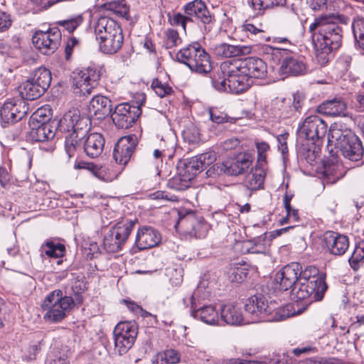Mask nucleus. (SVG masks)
<instances>
[{"instance_id":"obj_9","label":"nucleus","mask_w":364,"mask_h":364,"mask_svg":"<svg viewBox=\"0 0 364 364\" xmlns=\"http://www.w3.org/2000/svg\"><path fill=\"white\" fill-rule=\"evenodd\" d=\"M326 289L327 285L322 281L320 286L318 287L312 282H308L299 279L291 290L290 298L296 302L304 301L305 304L304 310L313 301L321 300Z\"/></svg>"},{"instance_id":"obj_59","label":"nucleus","mask_w":364,"mask_h":364,"mask_svg":"<svg viewBox=\"0 0 364 364\" xmlns=\"http://www.w3.org/2000/svg\"><path fill=\"white\" fill-rule=\"evenodd\" d=\"M305 364H341L339 360L334 358H309L305 361Z\"/></svg>"},{"instance_id":"obj_63","label":"nucleus","mask_w":364,"mask_h":364,"mask_svg":"<svg viewBox=\"0 0 364 364\" xmlns=\"http://www.w3.org/2000/svg\"><path fill=\"white\" fill-rule=\"evenodd\" d=\"M305 97L302 93L296 92L293 95L292 107L295 111L298 112L304 105Z\"/></svg>"},{"instance_id":"obj_7","label":"nucleus","mask_w":364,"mask_h":364,"mask_svg":"<svg viewBox=\"0 0 364 364\" xmlns=\"http://www.w3.org/2000/svg\"><path fill=\"white\" fill-rule=\"evenodd\" d=\"M176 58L198 73H208L212 70L210 56L198 43L181 48L177 53Z\"/></svg>"},{"instance_id":"obj_26","label":"nucleus","mask_w":364,"mask_h":364,"mask_svg":"<svg viewBox=\"0 0 364 364\" xmlns=\"http://www.w3.org/2000/svg\"><path fill=\"white\" fill-rule=\"evenodd\" d=\"M161 240V235L156 230L144 226L139 229L135 243L139 250H146L156 246Z\"/></svg>"},{"instance_id":"obj_24","label":"nucleus","mask_w":364,"mask_h":364,"mask_svg":"<svg viewBox=\"0 0 364 364\" xmlns=\"http://www.w3.org/2000/svg\"><path fill=\"white\" fill-rule=\"evenodd\" d=\"M321 144L297 139L296 153L298 157L310 165H313L319 156Z\"/></svg>"},{"instance_id":"obj_16","label":"nucleus","mask_w":364,"mask_h":364,"mask_svg":"<svg viewBox=\"0 0 364 364\" xmlns=\"http://www.w3.org/2000/svg\"><path fill=\"white\" fill-rule=\"evenodd\" d=\"M90 119L81 115L79 109L73 108L65 113L58 122L59 129L63 132L86 134L89 129Z\"/></svg>"},{"instance_id":"obj_11","label":"nucleus","mask_w":364,"mask_h":364,"mask_svg":"<svg viewBox=\"0 0 364 364\" xmlns=\"http://www.w3.org/2000/svg\"><path fill=\"white\" fill-rule=\"evenodd\" d=\"M327 128V124L318 116H308L299 124L298 139L322 143L321 141L326 134Z\"/></svg>"},{"instance_id":"obj_29","label":"nucleus","mask_w":364,"mask_h":364,"mask_svg":"<svg viewBox=\"0 0 364 364\" xmlns=\"http://www.w3.org/2000/svg\"><path fill=\"white\" fill-rule=\"evenodd\" d=\"M306 70V65L304 60L299 57H287L280 65L279 73L282 75H304Z\"/></svg>"},{"instance_id":"obj_60","label":"nucleus","mask_w":364,"mask_h":364,"mask_svg":"<svg viewBox=\"0 0 364 364\" xmlns=\"http://www.w3.org/2000/svg\"><path fill=\"white\" fill-rule=\"evenodd\" d=\"M280 359L278 356L272 358H265L264 360H243L240 364H279Z\"/></svg>"},{"instance_id":"obj_40","label":"nucleus","mask_w":364,"mask_h":364,"mask_svg":"<svg viewBox=\"0 0 364 364\" xmlns=\"http://www.w3.org/2000/svg\"><path fill=\"white\" fill-rule=\"evenodd\" d=\"M114 340V350L119 355L125 354L134 345L135 340L130 336H123L122 334H113Z\"/></svg>"},{"instance_id":"obj_54","label":"nucleus","mask_w":364,"mask_h":364,"mask_svg":"<svg viewBox=\"0 0 364 364\" xmlns=\"http://www.w3.org/2000/svg\"><path fill=\"white\" fill-rule=\"evenodd\" d=\"M50 120V111L45 107L38 108L30 117L28 122L51 123Z\"/></svg>"},{"instance_id":"obj_52","label":"nucleus","mask_w":364,"mask_h":364,"mask_svg":"<svg viewBox=\"0 0 364 364\" xmlns=\"http://www.w3.org/2000/svg\"><path fill=\"white\" fill-rule=\"evenodd\" d=\"M364 259V242H360L358 247H356L349 258V264L350 267L356 270L360 266V263Z\"/></svg>"},{"instance_id":"obj_6","label":"nucleus","mask_w":364,"mask_h":364,"mask_svg":"<svg viewBox=\"0 0 364 364\" xmlns=\"http://www.w3.org/2000/svg\"><path fill=\"white\" fill-rule=\"evenodd\" d=\"M74 305V299L71 296H63L60 289L50 292L42 303V309L45 311L43 318L46 321L56 323L63 320Z\"/></svg>"},{"instance_id":"obj_18","label":"nucleus","mask_w":364,"mask_h":364,"mask_svg":"<svg viewBox=\"0 0 364 364\" xmlns=\"http://www.w3.org/2000/svg\"><path fill=\"white\" fill-rule=\"evenodd\" d=\"M239 65L242 73H245L249 79L258 78L264 79L267 74V67L266 63L260 58H246L235 59Z\"/></svg>"},{"instance_id":"obj_58","label":"nucleus","mask_w":364,"mask_h":364,"mask_svg":"<svg viewBox=\"0 0 364 364\" xmlns=\"http://www.w3.org/2000/svg\"><path fill=\"white\" fill-rule=\"evenodd\" d=\"M151 198L154 200H161L164 201H176L178 198L174 195H170L168 193L162 191H156L150 195Z\"/></svg>"},{"instance_id":"obj_45","label":"nucleus","mask_w":364,"mask_h":364,"mask_svg":"<svg viewBox=\"0 0 364 364\" xmlns=\"http://www.w3.org/2000/svg\"><path fill=\"white\" fill-rule=\"evenodd\" d=\"M190 182L177 171V174L168 181L167 186L173 190L182 191L190 187Z\"/></svg>"},{"instance_id":"obj_34","label":"nucleus","mask_w":364,"mask_h":364,"mask_svg":"<svg viewBox=\"0 0 364 364\" xmlns=\"http://www.w3.org/2000/svg\"><path fill=\"white\" fill-rule=\"evenodd\" d=\"M21 100H34L44 94L43 88H40L31 78L22 82L18 87Z\"/></svg>"},{"instance_id":"obj_3","label":"nucleus","mask_w":364,"mask_h":364,"mask_svg":"<svg viewBox=\"0 0 364 364\" xmlns=\"http://www.w3.org/2000/svg\"><path fill=\"white\" fill-rule=\"evenodd\" d=\"M328 141L338 149L346 159L352 161L362 159L364 150L361 141L351 129L335 124L330 127Z\"/></svg>"},{"instance_id":"obj_20","label":"nucleus","mask_w":364,"mask_h":364,"mask_svg":"<svg viewBox=\"0 0 364 364\" xmlns=\"http://www.w3.org/2000/svg\"><path fill=\"white\" fill-rule=\"evenodd\" d=\"M195 296L196 292L191 298V316L206 324L212 326L218 325L220 316L215 307L213 305H203L202 306H199L195 301Z\"/></svg>"},{"instance_id":"obj_30","label":"nucleus","mask_w":364,"mask_h":364,"mask_svg":"<svg viewBox=\"0 0 364 364\" xmlns=\"http://www.w3.org/2000/svg\"><path fill=\"white\" fill-rule=\"evenodd\" d=\"M220 320L232 326L247 324L241 310L231 304H225L220 309Z\"/></svg>"},{"instance_id":"obj_14","label":"nucleus","mask_w":364,"mask_h":364,"mask_svg":"<svg viewBox=\"0 0 364 364\" xmlns=\"http://www.w3.org/2000/svg\"><path fill=\"white\" fill-rule=\"evenodd\" d=\"M28 111V104L23 100L5 102L0 107V118L3 127L14 124L23 119Z\"/></svg>"},{"instance_id":"obj_32","label":"nucleus","mask_w":364,"mask_h":364,"mask_svg":"<svg viewBox=\"0 0 364 364\" xmlns=\"http://www.w3.org/2000/svg\"><path fill=\"white\" fill-rule=\"evenodd\" d=\"M266 172L264 167L256 165L254 168L245 176L243 185L250 191L263 188Z\"/></svg>"},{"instance_id":"obj_22","label":"nucleus","mask_w":364,"mask_h":364,"mask_svg":"<svg viewBox=\"0 0 364 364\" xmlns=\"http://www.w3.org/2000/svg\"><path fill=\"white\" fill-rule=\"evenodd\" d=\"M323 241L328 252L334 255H343L349 247L348 237L336 232H326Z\"/></svg>"},{"instance_id":"obj_2","label":"nucleus","mask_w":364,"mask_h":364,"mask_svg":"<svg viewBox=\"0 0 364 364\" xmlns=\"http://www.w3.org/2000/svg\"><path fill=\"white\" fill-rule=\"evenodd\" d=\"M235 59L223 62L218 77L212 80L213 86L219 91L239 94L246 91L252 83L245 73H242Z\"/></svg>"},{"instance_id":"obj_19","label":"nucleus","mask_w":364,"mask_h":364,"mask_svg":"<svg viewBox=\"0 0 364 364\" xmlns=\"http://www.w3.org/2000/svg\"><path fill=\"white\" fill-rule=\"evenodd\" d=\"M137 144L134 135L122 137L116 144L113 151V158L116 163L125 165L130 160Z\"/></svg>"},{"instance_id":"obj_48","label":"nucleus","mask_w":364,"mask_h":364,"mask_svg":"<svg viewBox=\"0 0 364 364\" xmlns=\"http://www.w3.org/2000/svg\"><path fill=\"white\" fill-rule=\"evenodd\" d=\"M83 22V16L81 14H78L72 16L68 19L61 20L57 21V24L59 26L63 27L65 30L69 33L73 32Z\"/></svg>"},{"instance_id":"obj_55","label":"nucleus","mask_w":364,"mask_h":364,"mask_svg":"<svg viewBox=\"0 0 364 364\" xmlns=\"http://www.w3.org/2000/svg\"><path fill=\"white\" fill-rule=\"evenodd\" d=\"M210 119L216 124H222L225 122H233V119L229 117L227 114L220 112L217 109H210L208 111Z\"/></svg>"},{"instance_id":"obj_15","label":"nucleus","mask_w":364,"mask_h":364,"mask_svg":"<svg viewBox=\"0 0 364 364\" xmlns=\"http://www.w3.org/2000/svg\"><path fill=\"white\" fill-rule=\"evenodd\" d=\"M141 114L139 106L131 105L129 103H122L117 105L111 117L113 123L119 129H128L132 126Z\"/></svg>"},{"instance_id":"obj_37","label":"nucleus","mask_w":364,"mask_h":364,"mask_svg":"<svg viewBox=\"0 0 364 364\" xmlns=\"http://www.w3.org/2000/svg\"><path fill=\"white\" fill-rule=\"evenodd\" d=\"M31 78L44 92L49 87L52 79L50 70L45 68L36 69Z\"/></svg>"},{"instance_id":"obj_27","label":"nucleus","mask_w":364,"mask_h":364,"mask_svg":"<svg viewBox=\"0 0 364 364\" xmlns=\"http://www.w3.org/2000/svg\"><path fill=\"white\" fill-rule=\"evenodd\" d=\"M316 110L319 113L331 117H348L347 103L341 97H334L319 105Z\"/></svg>"},{"instance_id":"obj_64","label":"nucleus","mask_w":364,"mask_h":364,"mask_svg":"<svg viewBox=\"0 0 364 364\" xmlns=\"http://www.w3.org/2000/svg\"><path fill=\"white\" fill-rule=\"evenodd\" d=\"M46 364H70L67 356L61 354H55L46 361Z\"/></svg>"},{"instance_id":"obj_8","label":"nucleus","mask_w":364,"mask_h":364,"mask_svg":"<svg viewBox=\"0 0 364 364\" xmlns=\"http://www.w3.org/2000/svg\"><path fill=\"white\" fill-rule=\"evenodd\" d=\"M101 77L100 71L94 67H88L73 73L72 89L78 96H88L97 87Z\"/></svg>"},{"instance_id":"obj_17","label":"nucleus","mask_w":364,"mask_h":364,"mask_svg":"<svg viewBox=\"0 0 364 364\" xmlns=\"http://www.w3.org/2000/svg\"><path fill=\"white\" fill-rule=\"evenodd\" d=\"M301 265L297 262H291L284 266L275 274L277 288L279 291H287L292 289L299 279Z\"/></svg>"},{"instance_id":"obj_44","label":"nucleus","mask_w":364,"mask_h":364,"mask_svg":"<svg viewBox=\"0 0 364 364\" xmlns=\"http://www.w3.org/2000/svg\"><path fill=\"white\" fill-rule=\"evenodd\" d=\"M124 245L122 242L112 234V230L110 229L107 234L105 235L103 240L104 248L109 252H117L122 249Z\"/></svg>"},{"instance_id":"obj_35","label":"nucleus","mask_w":364,"mask_h":364,"mask_svg":"<svg viewBox=\"0 0 364 364\" xmlns=\"http://www.w3.org/2000/svg\"><path fill=\"white\" fill-rule=\"evenodd\" d=\"M135 222L131 219L124 218L119 221L113 226L111 230L112 234L115 235L123 245L127 242L132 229L134 226Z\"/></svg>"},{"instance_id":"obj_43","label":"nucleus","mask_w":364,"mask_h":364,"mask_svg":"<svg viewBox=\"0 0 364 364\" xmlns=\"http://www.w3.org/2000/svg\"><path fill=\"white\" fill-rule=\"evenodd\" d=\"M72 291L75 296L74 304H82L83 297L82 294L86 290V283L84 281V277L77 276L72 284Z\"/></svg>"},{"instance_id":"obj_25","label":"nucleus","mask_w":364,"mask_h":364,"mask_svg":"<svg viewBox=\"0 0 364 364\" xmlns=\"http://www.w3.org/2000/svg\"><path fill=\"white\" fill-rule=\"evenodd\" d=\"M29 138L34 141H46L53 139L56 127L54 123L28 122Z\"/></svg>"},{"instance_id":"obj_5","label":"nucleus","mask_w":364,"mask_h":364,"mask_svg":"<svg viewBox=\"0 0 364 364\" xmlns=\"http://www.w3.org/2000/svg\"><path fill=\"white\" fill-rule=\"evenodd\" d=\"M94 30L101 52L114 54L121 48L124 37L120 26L114 20L102 16L95 23Z\"/></svg>"},{"instance_id":"obj_13","label":"nucleus","mask_w":364,"mask_h":364,"mask_svg":"<svg viewBox=\"0 0 364 364\" xmlns=\"http://www.w3.org/2000/svg\"><path fill=\"white\" fill-rule=\"evenodd\" d=\"M215 159V156L213 153L202 154L200 156L181 161L177 166V171L182 174V176L186 177L191 182L198 173L213 162Z\"/></svg>"},{"instance_id":"obj_10","label":"nucleus","mask_w":364,"mask_h":364,"mask_svg":"<svg viewBox=\"0 0 364 364\" xmlns=\"http://www.w3.org/2000/svg\"><path fill=\"white\" fill-rule=\"evenodd\" d=\"M182 10L191 22L196 21L200 24L203 33L211 31L215 23V17L208 10L202 0H193L186 4Z\"/></svg>"},{"instance_id":"obj_12","label":"nucleus","mask_w":364,"mask_h":364,"mask_svg":"<svg viewBox=\"0 0 364 364\" xmlns=\"http://www.w3.org/2000/svg\"><path fill=\"white\" fill-rule=\"evenodd\" d=\"M32 42L36 49L44 55L53 54L61 42V32L54 27L46 31H38L32 38Z\"/></svg>"},{"instance_id":"obj_49","label":"nucleus","mask_w":364,"mask_h":364,"mask_svg":"<svg viewBox=\"0 0 364 364\" xmlns=\"http://www.w3.org/2000/svg\"><path fill=\"white\" fill-rule=\"evenodd\" d=\"M255 146L257 152V166L264 167L267 163V153L270 150V146L268 143L255 140Z\"/></svg>"},{"instance_id":"obj_47","label":"nucleus","mask_w":364,"mask_h":364,"mask_svg":"<svg viewBox=\"0 0 364 364\" xmlns=\"http://www.w3.org/2000/svg\"><path fill=\"white\" fill-rule=\"evenodd\" d=\"M164 46L166 49L172 48L181 43V38L178 31L173 28H167L164 32Z\"/></svg>"},{"instance_id":"obj_31","label":"nucleus","mask_w":364,"mask_h":364,"mask_svg":"<svg viewBox=\"0 0 364 364\" xmlns=\"http://www.w3.org/2000/svg\"><path fill=\"white\" fill-rule=\"evenodd\" d=\"M179 223L188 229L190 226L191 229L188 230L189 233L196 237H203L206 235V223L202 218H196L193 213H189L186 216L181 218Z\"/></svg>"},{"instance_id":"obj_41","label":"nucleus","mask_w":364,"mask_h":364,"mask_svg":"<svg viewBox=\"0 0 364 364\" xmlns=\"http://www.w3.org/2000/svg\"><path fill=\"white\" fill-rule=\"evenodd\" d=\"M318 269L314 266H309L304 270L301 269V274L299 276V279L311 282L313 284H317L318 287L320 286L321 282H325V279L322 275L318 274Z\"/></svg>"},{"instance_id":"obj_56","label":"nucleus","mask_w":364,"mask_h":364,"mask_svg":"<svg viewBox=\"0 0 364 364\" xmlns=\"http://www.w3.org/2000/svg\"><path fill=\"white\" fill-rule=\"evenodd\" d=\"M228 274L230 280L236 283H241L247 276L245 269L241 267L231 268Z\"/></svg>"},{"instance_id":"obj_46","label":"nucleus","mask_w":364,"mask_h":364,"mask_svg":"<svg viewBox=\"0 0 364 364\" xmlns=\"http://www.w3.org/2000/svg\"><path fill=\"white\" fill-rule=\"evenodd\" d=\"M340 166L332 164L326 166L323 175L324 181L327 183H334L343 177V173L339 171Z\"/></svg>"},{"instance_id":"obj_39","label":"nucleus","mask_w":364,"mask_h":364,"mask_svg":"<svg viewBox=\"0 0 364 364\" xmlns=\"http://www.w3.org/2000/svg\"><path fill=\"white\" fill-rule=\"evenodd\" d=\"M247 2L257 14H260L267 9L284 5L286 0H247Z\"/></svg>"},{"instance_id":"obj_4","label":"nucleus","mask_w":364,"mask_h":364,"mask_svg":"<svg viewBox=\"0 0 364 364\" xmlns=\"http://www.w3.org/2000/svg\"><path fill=\"white\" fill-rule=\"evenodd\" d=\"M291 306L287 305L282 310L278 309L274 312V306L272 304H269L267 299L262 295H255L249 298L245 304V310L247 314L250 315V320L247 323H257L261 321H282L295 314H299L303 310L294 311L289 313V308Z\"/></svg>"},{"instance_id":"obj_51","label":"nucleus","mask_w":364,"mask_h":364,"mask_svg":"<svg viewBox=\"0 0 364 364\" xmlns=\"http://www.w3.org/2000/svg\"><path fill=\"white\" fill-rule=\"evenodd\" d=\"M168 20L172 26H181L185 33H186V24L191 22L186 14L178 12L168 14Z\"/></svg>"},{"instance_id":"obj_50","label":"nucleus","mask_w":364,"mask_h":364,"mask_svg":"<svg viewBox=\"0 0 364 364\" xmlns=\"http://www.w3.org/2000/svg\"><path fill=\"white\" fill-rule=\"evenodd\" d=\"M352 28L356 42L364 49V18L355 21L352 23Z\"/></svg>"},{"instance_id":"obj_36","label":"nucleus","mask_w":364,"mask_h":364,"mask_svg":"<svg viewBox=\"0 0 364 364\" xmlns=\"http://www.w3.org/2000/svg\"><path fill=\"white\" fill-rule=\"evenodd\" d=\"M86 134H79V132H71L65 137V149L69 158L75 155L81 145L83 144V139Z\"/></svg>"},{"instance_id":"obj_33","label":"nucleus","mask_w":364,"mask_h":364,"mask_svg":"<svg viewBox=\"0 0 364 364\" xmlns=\"http://www.w3.org/2000/svg\"><path fill=\"white\" fill-rule=\"evenodd\" d=\"M250 48L245 46H234L221 43L215 46V52L218 55L225 58H232L250 53Z\"/></svg>"},{"instance_id":"obj_57","label":"nucleus","mask_w":364,"mask_h":364,"mask_svg":"<svg viewBox=\"0 0 364 364\" xmlns=\"http://www.w3.org/2000/svg\"><path fill=\"white\" fill-rule=\"evenodd\" d=\"M161 359L166 364L177 363L180 360V354L176 350L168 349L164 352Z\"/></svg>"},{"instance_id":"obj_62","label":"nucleus","mask_w":364,"mask_h":364,"mask_svg":"<svg viewBox=\"0 0 364 364\" xmlns=\"http://www.w3.org/2000/svg\"><path fill=\"white\" fill-rule=\"evenodd\" d=\"M11 24V20L9 14L0 12V32L7 30Z\"/></svg>"},{"instance_id":"obj_38","label":"nucleus","mask_w":364,"mask_h":364,"mask_svg":"<svg viewBox=\"0 0 364 364\" xmlns=\"http://www.w3.org/2000/svg\"><path fill=\"white\" fill-rule=\"evenodd\" d=\"M42 252L49 257L59 258L64 256L65 247L64 245L59 242H54L52 240H47L41 246Z\"/></svg>"},{"instance_id":"obj_23","label":"nucleus","mask_w":364,"mask_h":364,"mask_svg":"<svg viewBox=\"0 0 364 364\" xmlns=\"http://www.w3.org/2000/svg\"><path fill=\"white\" fill-rule=\"evenodd\" d=\"M112 101L108 97L97 95L90 100L88 111L90 116L102 120L112 113Z\"/></svg>"},{"instance_id":"obj_21","label":"nucleus","mask_w":364,"mask_h":364,"mask_svg":"<svg viewBox=\"0 0 364 364\" xmlns=\"http://www.w3.org/2000/svg\"><path fill=\"white\" fill-rule=\"evenodd\" d=\"M252 164L248 156H240L235 160L226 161L223 164H216L214 168L218 174L224 173L228 176H238L247 171Z\"/></svg>"},{"instance_id":"obj_42","label":"nucleus","mask_w":364,"mask_h":364,"mask_svg":"<svg viewBox=\"0 0 364 364\" xmlns=\"http://www.w3.org/2000/svg\"><path fill=\"white\" fill-rule=\"evenodd\" d=\"M138 333L137 326L135 323L131 321L119 322L115 326L113 334H122L123 336H130L136 340Z\"/></svg>"},{"instance_id":"obj_53","label":"nucleus","mask_w":364,"mask_h":364,"mask_svg":"<svg viewBox=\"0 0 364 364\" xmlns=\"http://www.w3.org/2000/svg\"><path fill=\"white\" fill-rule=\"evenodd\" d=\"M151 87L160 97H164L173 92V89L171 86L166 83H163L159 79H154L152 81Z\"/></svg>"},{"instance_id":"obj_61","label":"nucleus","mask_w":364,"mask_h":364,"mask_svg":"<svg viewBox=\"0 0 364 364\" xmlns=\"http://www.w3.org/2000/svg\"><path fill=\"white\" fill-rule=\"evenodd\" d=\"M307 2L313 11H323L328 9V0H308Z\"/></svg>"},{"instance_id":"obj_1","label":"nucleus","mask_w":364,"mask_h":364,"mask_svg":"<svg viewBox=\"0 0 364 364\" xmlns=\"http://www.w3.org/2000/svg\"><path fill=\"white\" fill-rule=\"evenodd\" d=\"M350 18L338 14H324L315 18L309 26L317 62L326 65L331 53L341 45L343 26Z\"/></svg>"},{"instance_id":"obj_28","label":"nucleus","mask_w":364,"mask_h":364,"mask_svg":"<svg viewBox=\"0 0 364 364\" xmlns=\"http://www.w3.org/2000/svg\"><path fill=\"white\" fill-rule=\"evenodd\" d=\"M105 146V139L100 133H91L83 139V149L85 154L90 158L99 156Z\"/></svg>"}]
</instances>
